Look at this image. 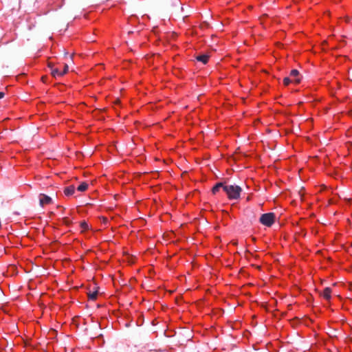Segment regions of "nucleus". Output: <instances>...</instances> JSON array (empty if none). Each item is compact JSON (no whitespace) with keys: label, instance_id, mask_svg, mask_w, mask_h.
Instances as JSON below:
<instances>
[{"label":"nucleus","instance_id":"1","mask_svg":"<svg viewBox=\"0 0 352 352\" xmlns=\"http://www.w3.org/2000/svg\"><path fill=\"white\" fill-rule=\"evenodd\" d=\"M223 190L226 192L228 199H238L240 197L242 189L236 185H226L223 186Z\"/></svg>","mask_w":352,"mask_h":352},{"label":"nucleus","instance_id":"2","mask_svg":"<svg viewBox=\"0 0 352 352\" xmlns=\"http://www.w3.org/2000/svg\"><path fill=\"white\" fill-rule=\"evenodd\" d=\"M275 217V214L273 212L263 214L260 217L259 221L261 224L270 227L274 223Z\"/></svg>","mask_w":352,"mask_h":352},{"label":"nucleus","instance_id":"3","mask_svg":"<svg viewBox=\"0 0 352 352\" xmlns=\"http://www.w3.org/2000/svg\"><path fill=\"white\" fill-rule=\"evenodd\" d=\"M52 202V198L45 194L40 195L39 204L43 207L45 205L50 204Z\"/></svg>","mask_w":352,"mask_h":352},{"label":"nucleus","instance_id":"4","mask_svg":"<svg viewBox=\"0 0 352 352\" xmlns=\"http://www.w3.org/2000/svg\"><path fill=\"white\" fill-rule=\"evenodd\" d=\"M209 56L208 54H200L196 56V60L201 62L203 64H206L208 61Z\"/></svg>","mask_w":352,"mask_h":352},{"label":"nucleus","instance_id":"5","mask_svg":"<svg viewBox=\"0 0 352 352\" xmlns=\"http://www.w3.org/2000/svg\"><path fill=\"white\" fill-rule=\"evenodd\" d=\"M331 289L330 287H325L322 293L321 294V296H322L324 299L329 300L331 299Z\"/></svg>","mask_w":352,"mask_h":352},{"label":"nucleus","instance_id":"6","mask_svg":"<svg viewBox=\"0 0 352 352\" xmlns=\"http://www.w3.org/2000/svg\"><path fill=\"white\" fill-rule=\"evenodd\" d=\"M299 76V72L297 69H292L290 72V76L294 78V82L296 84L300 83V78H297Z\"/></svg>","mask_w":352,"mask_h":352},{"label":"nucleus","instance_id":"7","mask_svg":"<svg viewBox=\"0 0 352 352\" xmlns=\"http://www.w3.org/2000/svg\"><path fill=\"white\" fill-rule=\"evenodd\" d=\"M75 192V187L73 185L69 186L64 189V193L67 196L73 195Z\"/></svg>","mask_w":352,"mask_h":352},{"label":"nucleus","instance_id":"8","mask_svg":"<svg viewBox=\"0 0 352 352\" xmlns=\"http://www.w3.org/2000/svg\"><path fill=\"white\" fill-rule=\"evenodd\" d=\"M225 186L226 185L222 182L217 183L212 189V193L216 194L217 192H218L219 191L221 188H222L223 189V186Z\"/></svg>","mask_w":352,"mask_h":352},{"label":"nucleus","instance_id":"9","mask_svg":"<svg viewBox=\"0 0 352 352\" xmlns=\"http://www.w3.org/2000/svg\"><path fill=\"white\" fill-rule=\"evenodd\" d=\"M98 294V287H96V289L93 292L88 293V298L89 300H95L97 298V296Z\"/></svg>","mask_w":352,"mask_h":352},{"label":"nucleus","instance_id":"10","mask_svg":"<svg viewBox=\"0 0 352 352\" xmlns=\"http://www.w3.org/2000/svg\"><path fill=\"white\" fill-rule=\"evenodd\" d=\"M88 188V184L86 183V182H82L81 184H80L78 188H77V190L78 191H81V192H83V191H85Z\"/></svg>","mask_w":352,"mask_h":352},{"label":"nucleus","instance_id":"11","mask_svg":"<svg viewBox=\"0 0 352 352\" xmlns=\"http://www.w3.org/2000/svg\"><path fill=\"white\" fill-rule=\"evenodd\" d=\"M51 74L55 78L57 77V76H63V74H61V72H60L56 68V69H52V72H51Z\"/></svg>","mask_w":352,"mask_h":352},{"label":"nucleus","instance_id":"12","mask_svg":"<svg viewBox=\"0 0 352 352\" xmlns=\"http://www.w3.org/2000/svg\"><path fill=\"white\" fill-rule=\"evenodd\" d=\"M80 227L82 229V230H86L89 228L88 224L86 221H82L80 223Z\"/></svg>","mask_w":352,"mask_h":352},{"label":"nucleus","instance_id":"13","mask_svg":"<svg viewBox=\"0 0 352 352\" xmlns=\"http://www.w3.org/2000/svg\"><path fill=\"white\" fill-rule=\"evenodd\" d=\"M291 82V80L289 77H285L283 79V83L285 86H287Z\"/></svg>","mask_w":352,"mask_h":352},{"label":"nucleus","instance_id":"14","mask_svg":"<svg viewBox=\"0 0 352 352\" xmlns=\"http://www.w3.org/2000/svg\"><path fill=\"white\" fill-rule=\"evenodd\" d=\"M68 69H69V67H68V65L67 64H65V66H64V69L63 72H61V74H63V76L64 74H65L67 72H68Z\"/></svg>","mask_w":352,"mask_h":352},{"label":"nucleus","instance_id":"15","mask_svg":"<svg viewBox=\"0 0 352 352\" xmlns=\"http://www.w3.org/2000/svg\"><path fill=\"white\" fill-rule=\"evenodd\" d=\"M46 80H47V76H43L41 77V80L43 82H46Z\"/></svg>","mask_w":352,"mask_h":352},{"label":"nucleus","instance_id":"16","mask_svg":"<svg viewBox=\"0 0 352 352\" xmlns=\"http://www.w3.org/2000/svg\"><path fill=\"white\" fill-rule=\"evenodd\" d=\"M53 65H53V63H51V62L48 63V67H50V68H52V69Z\"/></svg>","mask_w":352,"mask_h":352},{"label":"nucleus","instance_id":"17","mask_svg":"<svg viewBox=\"0 0 352 352\" xmlns=\"http://www.w3.org/2000/svg\"><path fill=\"white\" fill-rule=\"evenodd\" d=\"M4 93L3 92H0V99L3 98L4 97Z\"/></svg>","mask_w":352,"mask_h":352},{"label":"nucleus","instance_id":"18","mask_svg":"<svg viewBox=\"0 0 352 352\" xmlns=\"http://www.w3.org/2000/svg\"><path fill=\"white\" fill-rule=\"evenodd\" d=\"M64 221H65V223H67V224H68V223H69V219H68L67 218H65V219H64Z\"/></svg>","mask_w":352,"mask_h":352},{"label":"nucleus","instance_id":"19","mask_svg":"<svg viewBox=\"0 0 352 352\" xmlns=\"http://www.w3.org/2000/svg\"><path fill=\"white\" fill-rule=\"evenodd\" d=\"M67 54H68V53H67V52L64 51V54H65V56H66V55H67Z\"/></svg>","mask_w":352,"mask_h":352},{"label":"nucleus","instance_id":"20","mask_svg":"<svg viewBox=\"0 0 352 352\" xmlns=\"http://www.w3.org/2000/svg\"><path fill=\"white\" fill-rule=\"evenodd\" d=\"M73 56H74V54H72L71 55V58H72V59Z\"/></svg>","mask_w":352,"mask_h":352}]
</instances>
